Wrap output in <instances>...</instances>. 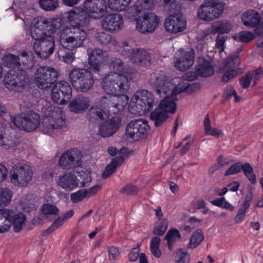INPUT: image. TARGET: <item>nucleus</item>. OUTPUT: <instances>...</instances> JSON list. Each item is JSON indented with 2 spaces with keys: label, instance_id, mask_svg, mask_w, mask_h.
<instances>
[{
  "label": "nucleus",
  "instance_id": "nucleus-1",
  "mask_svg": "<svg viewBox=\"0 0 263 263\" xmlns=\"http://www.w3.org/2000/svg\"><path fill=\"white\" fill-rule=\"evenodd\" d=\"M125 73L111 72L106 74L102 82L103 90L107 95H125L129 89V81L135 78L137 72L135 69H128Z\"/></svg>",
  "mask_w": 263,
  "mask_h": 263
},
{
  "label": "nucleus",
  "instance_id": "nucleus-2",
  "mask_svg": "<svg viewBox=\"0 0 263 263\" xmlns=\"http://www.w3.org/2000/svg\"><path fill=\"white\" fill-rule=\"evenodd\" d=\"M170 13H173L165 18L164 26L166 30L171 33H177L183 31L186 23L183 15L178 12L179 7L175 0H162L161 4Z\"/></svg>",
  "mask_w": 263,
  "mask_h": 263
},
{
  "label": "nucleus",
  "instance_id": "nucleus-3",
  "mask_svg": "<svg viewBox=\"0 0 263 263\" xmlns=\"http://www.w3.org/2000/svg\"><path fill=\"white\" fill-rule=\"evenodd\" d=\"M63 24L58 19L34 18L30 28V34L35 41L42 39L51 34H59Z\"/></svg>",
  "mask_w": 263,
  "mask_h": 263
},
{
  "label": "nucleus",
  "instance_id": "nucleus-4",
  "mask_svg": "<svg viewBox=\"0 0 263 263\" xmlns=\"http://www.w3.org/2000/svg\"><path fill=\"white\" fill-rule=\"evenodd\" d=\"M60 42L61 46L70 51L83 46L87 39V33L80 27L71 26L62 29L60 32Z\"/></svg>",
  "mask_w": 263,
  "mask_h": 263
},
{
  "label": "nucleus",
  "instance_id": "nucleus-5",
  "mask_svg": "<svg viewBox=\"0 0 263 263\" xmlns=\"http://www.w3.org/2000/svg\"><path fill=\"white\" fill-rule=\"evenodd\" d=\"M69 77L72 85L79 92H88L95 83L93 74L88 69L73 68L70 71Z\"/></svg>",
  "mask_w": 263,
  "mask_h": 263
},
{
  "label": "nucleus",
  "instance_id": "nucleus-6",
  "mask_svg": "<svg viewBox=\"0 0 263 263\" xmlns=\"http://www.w3.org/2000/svg\"><path fill=\"white\" fill-rule=\"evenodd\" d=\"M154 104L153 95L145 89L136 91L129 102L130 111L134 114L143 115L152 109Z\"/></svg>",
  "mask_w": 263,
  "mask_h": 263
},
{
  "label": "nucleus",
  "instance_id": "nucleus-7",
  "mask_svg": "<svg viewBox=\"0 0 263 263\" xmlns=\"http://www.w3.org/2000/svg\"><path fill=\"white\" fill-rule=\"evenodd\" d=\"M223 10V4L218 0H206L200 5L198 15L201 20L210 22L218 18Z\"/></svg>",
  "mask_w": 263,
  "mask_h": 263
},
{
  "label": "nucleus",
  "instance_id": "nucleus-8",
  "mask_svg": "<svg viewBox=\"0 0 263 263\" xmlns=\"http://www.w3.org/2000/svg\"><path fill=\"white\" fill-rule=\"evenodd\" d=\"M176 110V103L173 100L165 97L159 105L151 112L150 118L155 126L159 127L167 119L168 113L174 114Z\"/></svg>",
  "mask_w": 263,
  "mask_h": 263
},
{
  "label": "nucleus",
  "instance_id": "nucleus-9",
  "mask_svg": "<svg viewBox=\"0 0 263 263\" xmlns=\"http://www.w3.org/2000/svg\"><path fill=\"white\" fill-rule=\"evenodd\" d=\"M28 82L26 72L22 70H10L5 75L4 82L10 91L21 92L25 87Z\"/></svg>",
  "mask_w": 263,
  "mask_h": 263
},
{
  "label": "nucleus",
  "instance_id": "nucleus-10",
  "mask_svg": "<svg viewBox=\"0 0 263 263\" xmlns=\"http://www.w3.org/2000/svg\"><path fill=\"white\" fill-rule=\"evenodd\" d=\"M58 72L49 66H41L34 73V80L36 85L42 89H46L51 87L57 80Z\"/></svg>",
  "mask_w": 263,
  "mask_h": 263
},
{
  "label": "nucleus",
  "instance_id": "nucleus-11",
  "mask_svg": "<svg viewBox=\"0 0 263 263\" xmlns=\"http://www.w3.org/2000/svg\"><path fill=\"white\" fill-rule=\"evenodd\" d=\"M13 122L20 129L30 132L39 127L40 116L32 110H28L15 116L13 119Z\"/></svg>",
  "mask_w": 263,
  "mask_h": 263
},
{
  "label": "nucleus",
  "instance_id": "nucleus-12",
  "mask_svg": "<svg viewBox=\"0 0 263 263\" xmlns=\"http://www.w3.org/2000/svg\"><path fill=\"white\" fill-rule=\"evenodd\" d=\"M128 98L126 95L116 96L114 95L103 96L99 102V107L113 114H117L126 106Z\"/></svg>",
  "mask_w": 263,
  "mask_h": 263
},
{
  "label": "nucleus",
  "instance_id": "nucleus-13",
  "mask_svg": "<svg viewBox=\"0 0 263 263\" xmlns=\"http://www.w3.org/2000/svg\"><path fill=\"white\" fill-rule=\"evenodd\" d=\"M239 64L240 59L237 55H230L223 61L222 66L220 69V71L223 73L221 79L222 82L228 83L242 73V69L237 68Z\"/></svg>",
  "mask_w": 263,
  "mask_h": 263
},
{
  "label": "nucleus",
  "instance_id": "nucleus-14",
  "mask_svg": "<svg viewBox=\"0 0 263 263\" xmlns=\"http://www.w3.org/2000/svg\"><path fill=\"white\" fill-rule=\"evenodd\" d=\"M121 54L129 59L133 63L142 66L148 65L151 61L149 54L145 50L133 48L126 43H123Z\"/></svg>",
  "mask_w": 263,
  "mask_h": 263
},
{
  "label": "nucleus",
  "instance_id": "nucleus-15",
  "mask_svg": "<svg viewBox=\"0 0 263 263\" xmlns=\"http://www.w3.org/2000/svg\"><path fill=\"white\" fill-rule=\"evenodd\" d=\"M149 83L156 88L158 95H165L173 88V84L165 73L157 70L151 74Z\"/></svg>",
  "mask_w": 263,
  "mask_h": 263
},
{
  "label": "nucleus",
  "instance_id": "nucleus-16",
  "mask_svg": "<svg viewBox=\"0 0 263 263\" xmlns=\"http://www.w3.org/2000/svg\"><path fill=\"white\" fill-rule=\"evenodd\" d=\"M72 89L69 84L65 81H60L55 83L52 89L51 99L58 104H65L71 97Z\"/></svg>",
  "mask_w": 263,
  "mask_h": 263
},
{
  "label": "nucleus",
  "instance_id": "nucleus-17",
  "mask_svg": "<svg viewBox=\"0 0 263 263\" xmlns=\"http://www.w3.org/2000/svg\"><path fill=\"white\" fill-rule=\"evenodd\" d=\"M149 129L146 121L142 119L132 120L126 126V135L127 138L137 141L145 138Z\"/></svg>",
  "mask_w": 263,
  "mask_h": 263
},
{
  "label": "nucleus",
  "instance_id": "nucleus-18",
  "mask_svg": "<svg viewBox=\"0 0 263 263\" xmlns=\"http://www.w3.org/2000/svg\"><path fill=\"white\" fill-rule=\"evenodd\" d=\"M55 34H48L47 36L34 42L33 48L38 57L42 59H46L53 53L55 47L54 36Z\"/></svg>",
  "mask_w": 263,
  "mask_h": 263
},
{
  "label": "nucleus",
  "instance_id": "nucleus-19",
  "mask_svg": "<svg viewBox=\"0 0 263 263\" xmlns=\"http://www.w3.org/2000/svg\"><path fill=\"white\" fill-rule=\"evenodd\" d=\"M10 181L15 186H26L32 177V171L29 166L13 167L10 173Z\"/></svg>",
  "mask_w": 263,
  "mask_h": 263
},
{
  "label": "nucleus",
  "instance_id": "nucleus-20",
  "mask_svg": "<svg viewBox=\"0 0 263 263\" xmlns=\"http://www.w3.org/2000/svg\"><path fill=\"white\" fill-rule=\"evenodd\" d=\"M65 124V117L61 108L54 107L49 110L48 116L44 118L43 124L47 129H59Z\"/></svg>",
  "mask_w": 263,
  "mask_h": 263
},
{
  "label": "nucleus",
  "instance_id": "nucleus-21",
  "mask_svg": "<svg viewBox=\"0 0 263 263\" xmlns=\"http://www.w3.org/2000/svg\"><path fill=\"white\" fill-rule=\"evenodd\" d=\"M159 23V17L153 13L144 14L136 20V29L142 33L153 32Z\"/></svg>",
  "mask_w": 263,
  "mask_h": 263
},
{
  "label": "nucleus",
  "instance_id": "nucleus-22",
  "mask_svg": "<svg viewBox=\"0 0 263 263\" xmlns=\"http://www.w3.org/2000/svg\"><path fill=\"white\" fill-rule=\"evenodd\" d=\"M101 24L104 30L115 33L121 30L124 25V20L120 14L109 13L103 17Z\"/></svg>",
  "mask_w": 263,
  "mask_h": 263
},
{
  "label": "nucleus",
  "instance_id": "nucleus-23",
  "mask_svg": "<svg viewBox=\"0 0 263 263\" xmlns=\"http://www.w3.org/2000/svg\"><path fill=\"white\" fill-rule=\"evenodd\" d=\"M88 55V64L95 71H99L100 68L108 58L107 52L99 48H89L87 51Z\"/></svg>",
  "mask_w": 263,
  "mask_h": 263
},
{
  "label": "nucleus",
  "instance_id": "nucleus-24",
  "mask_svg": "<svg viewBox=\"0 0 263 263\" xmlns=\"http://www.w3.org/2000/svg\"><path fill=\"white\" fill-rule=\"evenodd\" d=\"M119 156L114 157L109 163L105 167L102 174V178L106 179L115 172L117 168L120 166L124 162L125 158L130 156L134 152L133 149H120Z\"/></svg>",
  "mask_w": 263,
  "mask_h": 263
},
{
  "label": "nucleus",
  "instance_id": "nucleus-25",
  "mask_svg": "<svg viewBox=\"0 0 263 263\" xmlns=\"http://www.w3.org/2000/svg\"><path fill=\"white\" fill-rule=\"evenodd\" d=\"M243 171L244 175L252 184H255L256 181L255 174L251 165L248 162L242 163L237 162L232 164L224 173L225 176L236 174Z\"/></svg>",
  "mask_w": 263,
  "mask_h": 263
},
{
  "label": "nucleus",
  "instance_id": "nucleus-26",
  "mask_svg": "<svg viewBox=\"0 0 263 263\" xmlns=\"http://www.w3.org/2000/svg\"><path fill=\"white\" fill-rule=\"evenodd\" d=\"M105 120L100 125L99 134L102 137H109L119 130L121 125V119L116 116L109 118L108 115V118Z\"/></svg>",
  "mask_w": 263,
  "mask_h": 263
},
{
  "label": "nucleus",
  "instance_id": "nucleus-27",
  "mask_svg": "<svg viewBox=\"0 0 263 263\" xmlns=\"http://www.w3.org/2000/svg\"><path fill=\"white\" fill-rule=\"evenodd\" d=\"M106 8L104 0H86L83 4V9L90 17L95 19L102 17Z\"/></svg>",
  "mask_w": 263,
  "mask_h": 263
},
{
  "label": "nucleus",
  "instance_id": "nucleus-28",
  "mask_svg": "<svg viewBox=\"0 0 263 263\" xmlns=\"http://www.w3.org/2000/svg\"><path fill=\"white\" fill-rule=\"evenodd\" d=\"M75 149H68L60 157L59 160V165L61 168L64 170H69L77 166H80L81 164V158L78 156H73Z\"/></svg>",
  "mask_w": 263,
  "mask_h": 263
},
{
  "label": "nucleus",
  "instance_id": "nucleus-29",
  "mask_svg": "<svg viewBox=\"0 0 263 263\" xmlns=\"http://www.w3.org/2000/svg\"><path fill=\"white\" fill-rule=\"evenodd\" d=\"M79 179L73 173H64L59 177L58 185L66 191H72L78 186Z\"/></svg>",
  "mask_w": 263,
  "mask_h": 263
},
{
  "label": "nucleus",
  "instance_id": "nucleus-30",
  "mask_svg": "<svg viewBox=\"0 0 263 263\" xmlns=\"http://www.w3.org/2000/svg\"><path fill=\"white\" fill-rule=\"evenodd\" d=\"M214 69L212 65L208 63H204L196 66L195 73L190 72L186 74L190 81H193L197 79V76L205 78L210 77L214 74Z\"/></svg>",
  "mask_w": 263,
  "mask_h": 263
},
{
  "label": "nucleus",
  "instance_id": "nucleus-31",
  "mask_svg": "<svg viewBox=\"0 0 263 263\" xmlns=\"http://www.w3.org/2000/svg\"><path fill=\"white\" fill-rule=\"evenodd\" d=\"M194 62V52L193 49L183 53L175 62V67L180 70L185 71L191 67Z\"/></svg>",
  "mask_w": 263,
  "mask_h": 263
},
{
  "label": "nucleus",
  "instance_id": "nucleus-32",
  "mask_svg": "<svg viewBox=\"0 0 263 263\" xmlns=\"http://www.w3.org/2000/svg\"><path fill=\"white\" fill-rule=\"evenodd\" d=\"M89 106V100L87 97L80 95L77 96L69 104L70 110L79 113L87 109Z\"/></svg>",
  "mask_w": 263,
  "mask_h": 263
},
{
  "label": "nucleus",
  "instance_id": "nucleus-33",
  "mask_svg": "<svg viewBox=\"0 0 263 263\" xmlns=\"http://www.w3.org/2000/svg\"><path fill=\"white\" fill-rule=\"evenodd\" d=\"M89 14L84 12H77L74 11L69 13L68 19L69 22L76 24L74 26L80 28L88 25L89 23Z\"/></svg>",
  "mask_w": 263,
  "mask_h": 263
},
{
  "label": "nucleus",
  "instance_id": "nucleus-34",
  "mask_svg": "<svg viewBox=\"0 0 263 263\" xmlns=\"http://www.w3.org/2000/svg\"><path fill=\"white\" fill-rule=\"evenodd\" d=\"M12 214H14L13 210L0 209V233H5L10 229Z\"/></svg>",
  "mask_w": 263,
  "mask_h": 263
},
{
  "label": "nucleus",
  "instance_id": "nucleus-35",
  "mask_svg": "<svg viewBox=\"0 0 263 263\" xmlns=\"http://www.w3.org/2000/svg\"><path fill=\"white\" fill-rule=\"evenodd\" d=\"M253 194L251 192H250L246 195L242 204L239 208L237 213L234 218V221L235 223H239L243 221V218L247 213V210L250 206Z\"/></svg>",
  "mask_w": 263,
  "mask_h": 263
},
{
  "label": "nucleus",
  "instance_id": "nucleus-36",
  "mask_svg": "<svg viewBox=\"0 0 263 263\" xmlns=\"http://www.w3.org/2000/svg\"><path fill=\"white\" fill-rule=\"evenodd\" d=\"M260 18V14L253 10L247 11L241 16V20L243 24L249 27H254L258 24Z\"/></svg>",
  "mask_w": 263,
  "mask_h": 263
},
{
  "label": "nucleus",
  "instance_id": "nucleus-37",
  "mask_svg": "<svg viewBox=\"0 0 263 263\" xmlns=\"http://www.w3.org/2000/svg\"><path fill=\"white\" fill-rule=\"evenodd\" d=\"M108 115H109L108 111L102 109L97 105L91 107L89 109L87 117L90 122H93L97 120H104L108 118Z\"/></svg>",
  "mask_w": 263,
  "mask_h": 263
},
{
  "label": "nucleus",
  "instance_id": "nucleus-38",
  "mask_svg": "<svg viewBox=\"0 0 263 263\" xmlns=\"http://www.w3.org/2000/svg\"><path fill=\"white\" fill-rule=\"evenodd\" d=\"M232 25L227 20H222L215 23L212 26V31L214 34L228 33L232 29Z\"/></svg>",
  "mask_w": 263,
  "mask_h": 263
},
{
  "label": "nucleus",
  "instance_id": "nucleus-39",
  "mask_svg": "<svg viewBox=\"0 0 263 263\" xmlns=\"http://www.w3.org/2000/svg\"><path fill=\"white\" fill-rule=\"evenodd\" d=\"M26 219V215L22 212L16 214H12L11 217V226L13 227V230L16 233L20 232L22 229L23 224Z\"/></svg>",
  "mask_w": 263,
  "mask_h": 263
},
{
  "label": "nucleus",
  "instance_id": "nucleus-40",
  "mask_svg": "<svg viewBox=\"0 0 263 263\" xmlns=\"http://www.w3.org/2000/svg\"><path fill=\"white\" fill-rule=\"evenodd\" d=\"M154 6L153 0H138L131 9L138 14L143 10H151Z\"/></svg>",
  "mask_w": 263,
  "mask_h": 263
},
{
  "label": "nucleus",
  "instance_id": "nucleus-41",
  "mask_svg": "<svg viewBox=\"0 0 263 263\" xmlns=\"http://www.w3.org/2000/svg\"><path fill=\"white\" fill-rule=\"evenodd\" d=\"M204 238L203 233L201 229H198L194 231L190 239L187 248L189 249H194L197 247Z\"/></svg>",
  "mask_w": 263,
  "mask_h": 263
},
{
  "label": "nucleus",
  "instance_id": "nucleus-42",
  "mask_svg": "<svg viewBox=\"0 0 263 263\" xmlns=\"http://www.w3.org/2000/svg\"><path fill=\"white\" fill-rule=\"evenodd\" d=\"M203 126L206 135H211L216 138H219L223 133L222 132L216 128H212L211 121L209 115H206L203 121Z\"/></svg>",
  "mask_w": 263,
  "mask_h": 263
},
{
  "label": "nucleus",
  "instance_id": "nucleus-43",
  "mask_svg": "<svg viewBox=\"0 0 263 263\" xmlns=\"http://www.w3.org/2000/svg\"><path fill=\"white\" fill-rule=\"evenodd\" d=\"M73 173L77 175L80 177L79 182H80L82 186H85L86 184L90 182L91 178L90 173L88 171H84L82 167L77 166L73 170Z\"/></svg>",
  "mask_w": 263,
  "mask_h": 263
},
{
  "label": "nucleus",
  "instance_id": "nucleus-44",
  "mask_svg": "<svg viewBox=\"0 0 263 263\" xmlns=\"http://www.w3.org/2000/svg\"><path fill=\"white\" fill-rule=\"evenodd\" d=\"M131 0H109L108 7L115 11H121L125 10L128 6Z\"/></svg>",
  "mask_w": 263,
  "mask_h": 263
},
{
  "label": "nucleus",
  "instance_id": "nucleus-45",
  "mask_svg": "<svg viewBox=\"0 0 263 263\" xmlns=\"http://www.w3.org/2000/svg\"><path fill=\"white\" fill-rule=\"evenodd\" d=\"M12 192L6 187H0V206H7L11 201Z\"/></svg>",
  "mask_w": 263,
  "mask_h": 263
},
{
  "label": "nucleus",
  "instance_id": "nucleus-46",
  "mask_svg": "<svg viewBox=\"0 0 263 263\" xmlns=\"http://www.w3.org/2000/svg\"><path fill=\"white\" fill-rule=\"evenodd\" d=\"M161 243L160 238L155 236L153 237L150 242V250L152 255L156 258H160L161 256V251L159 249Z\"/></svg>",
  "mask_w": 263,
  "mask_h": 263
},
{
  "label": "nucleus",
  "instance_id": "nucleus-47",
  "mask_svg": "<svg viewBox=\"0 0 263 263\" xmlns=\"http://www.w3.org/2000/svg\"><path fill=\"white\" fill-rule=\"evenodd\" d=\"M3 64L7 67L11 68L13 66L21 65L20 58L12 54L5 55L3 59Z\"/></svg>",
  "mask_w": 263,
  "mask_h": 263
},
{
  "label": "nucleus",
  "instance_id": "nucleus-48",
  "mask_svg": "<svg viewBox=\"0 0 263 263\" xmlns=\"http://www.w3.org/2000/svg\"><path fill=\"white\" fill-rule=\"evenodd\" d=\"M189 86V85L188 83H179L174 88L173 87L170 91H172L171 96H167L166 97L169 98L171 100H173L174 103H175V101L176 100V95L186 90L187 89Z\"/></svg>",
  "mask_w": 263,
  "mask_h": 263
},
{
  "label": "nucleus",
  "instance_id": "nucleus-49",
  "mask_svg": "<svg viewBox=\"0 0 263 263\" xmlns=\"http://www.w3.org/2000/svg\"><path fill=\"white\" fill-rule=\"evenodd\" d=\"M107 254L110 263H115L116 260L119 259L120 256L119 248L114 246L107 247Z\"/></svg>",
  "mask_w": 263,
  "mask_h": 263
},
{
  "label": "nucleus",
  "instance_id": "nucleus-50",
  "mask_svg": "<svg viewBox=\"0 0 263 263\" xmlns=\"http://www.w3.org/2000/svg\"><path fill=\"white\" fill-rule=\"evenodd\" d=\"M167 227V221L165 219H163L155 224L153 233L156 235L162 236L165 233Z\"/></svg>",
  "mask_w": 263,
  "mask_h": 263
},
{
  "label": "nucleus",
  "instance_id": "nucleus-51",
  "mask_svg": "<svg viewBox=\"0 0 263 263\" xmlns=\"http://www.w3.org/2000/svg\"><path fill=\"white\" fill-rule=\"evenodd\" d=\"M41 8L46 11H53L58 6V0H39Z\"/></svg>",
  "mask_w": 263,
  "mask_h": 263
},
{
  "label": "nucleus",
  "instance_id": "nucleus-52",
  "mask_svg": "<svg viewBox=\"0 0 263 263\" xmlns=\"http://www.w3.org/2000/svg\"><path fill=\"white\" fill-rule=\"evenodd\" d=\"M175 261L177 263H190V255L187 251L180 249L176 252Z\"/></svg>",
  "mask_w": 263,
  "mask_h": 263
},
{
  "label": "nucleus",
  "instance_id": "nucleus-53",
  "mask_svg": "<svg viewBox=\"0 0 263 263\" xmlns=\"http://www.w3.org/2000/svg\"><path fill=\"white\" fill-rule=\"evenodd\" d=\"M97 40L102 45H107L109 43L115 44V42H116L115 40H112L110 35L104 32L97 33Z\"/></svg>",
  "mask_w": 263,
  "mask_h": 263
},
{
  "label": "nucleus",
  "instance_id": "nucleus-54",
  "mask_svg": "<svg viewBox=\"0 0 263 263\" xmlns=\"http://www.w3.org/2000/svg\"><path fill=\"white\" fill-rule=\"evenodd\" d=\"M138 192V187L132 183H127L120 190L121 193L132 196L136 195Z\"/></svg>",
  "mask_w": 263,
  "mask_h": 263
},
{
  "label": "nucleus",
  "instance_id": "nucleus-55",
  "mask_svg": "<svg viewBox=\"0 0 263 263\" xmlns=\"http://www.w3.org/2000/svg\"><path fill=\"white\" fill-rule=\"evenodd\" d=\"M110 67L115 71L122 72V74H125L128 69H133L132 68H124V63L120 59H115L110 63Z\"/></svg>",
  "mask_w": 263,
  "mask_h": 263
},
{
  "label": "nucleus",
  "instance_id": "nucleus-56",
  "mask_svg": "<svg viewBox=\"0 0 263 263\" xmlns=\"http://www.w3.org/2000/svg\"><path fill=\"white\" fill-rule=\"evenodd\" d=\"M64 222L62 219L61 217H58L55 219L47 229L44 230L43 232V235H45L46 233L51 234L53 232L58 229L60 227L62 226L64 224Z\"/></svg>",
  "mask_w": 263,
  "mask_h": 263
},
{
  "label": "nucleus",
  "instance_id": "nucleus-57",
  "mask_svg": "<svg viewBox=\"0 0 263 263\" xmlns=\"http://www.w3.org/2000/svg\"><path fill=\"white\" fill-rule=\"evenodd\" d=\"M41 211L43 214L46 215H57L59 213V209L54 205L46 203L42 206Z\"/></svg>",
  "mask_w": 263,
  "mask_h": 263
},
{
  "label": "nucleus",
  "instance_id": "nucleus-58",
  "mask_svg": "<svg viewBox=\"0 0 263 263\" xmlns=\"http://www.w3.org/2000/svg\"><path fill=\"white\" fill-rule=\"evenodd\" d=\"M181 234L179 231L177 229H170L165 236V239L175 242L177 239H180Z\"/></svg>",
  "mask_w": 263,
  "mask_h": 263
},
{
  "label": "nucleus",
  "instance_id": "nucleus-59",
  "mask_svg": "<svg viewBox=\"0 0 263 263\" xmlns=\"http://www.w3.org/2000/svg\"><path fill=\"white\" fill-rule=\"evenodd\" d=\"M254 37L255 35L252 32L247 31L239 32L238 36V40L243 43L249 42L253 40Z\"/></svg>",
  "mask_w": 263,
  "mask_h": 263
},
{
  "label": "nucleus",
  "instance_id": "nucleus-60",
  "mask_svg": "<svg viewBox=\"0 0 263 263\" xmlns=\"http://www.w3.org/2000/svg\"><path fill=\"white\" fill-rule=\"evenodd\" d=\"M86 197V192L84 190H79L71 194L70 199L73 203H77L83 200Z\"/></svg>",
  "mask_w": 263,
  "mask_h": 263
},
{
  "label": "nucleus",
  "instance_id": "nucleus-61",
  "mask_svg": "<svg viewBox=\"0 0 263 263\" xmlns=\"http://www.w3.org/2000/svg\"><path fill=\"white\" fill-rule=\"evenodd\" d=\"M252 79L251 72H247L245 76L239 79L240 84L243 88L247 89L250 86Z\"/></svg>",
  "mask_w": 263,
  "mask_h": 263
},
{
  "label": "nucleus",
  "instance_id": "nucleus-62",
  "mask_svg": "<svg viewBox=\"0 0 263 263\" xmlns=\"http://www.w3.org/2000/svg\"><path fill=\"white\" fill-rule=\"evenodd\" d=\"M140 245L139 243H137L136 247H134L130 251L128 257V259L131 262H134L137 260L138 257H139L140 254Z\"/></svg>",
  "mask_w": 263,
  "mask_h": 263
},
{
  "label": "nucleus",
  "instance_id": "nucleus-63",
  "mask_svg": "<svg viewBox=\"0 0 263 263\" xmlns=\"http://www.w3.org/2000/svg\"><path fill=\"white\" fill-rule=\"evenodd\" d=\"M5 129L2 125L0 124V146H8L10 147L12 146V141L7 139L4 137Z\"/></svg>",
  "mask_w": 263,
  "mask_h": 263
},
{
  "label": "nucleus",
  "instance_id": "nucleus-64",
  "mask_svg": "<svg viewBox=\"0 0 263 263\" xmlns=\"http://www.w3.org/2000/svg\"><path fill=\"white\" fill-rule=\"evenodd\" d=\"M251 74L253 79V86H255L257 84V81L263 77V67L259 66L255 70L253 71Z\"/></svg>",
  "mask_w": 263,
  "mask_h": 263
}]
</instances>
